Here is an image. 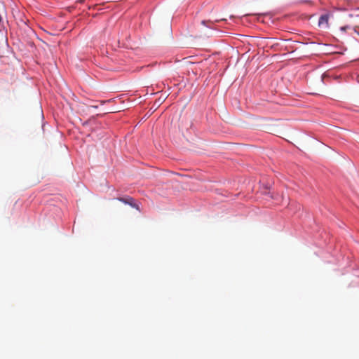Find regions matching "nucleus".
Instances as JSON below:
<instances>
[{"label":"nucleus","mask_w":359,"mask_h":359,"mask_svg":"<svg viewBox=\"0 0 359 359\" xmlns=\"http://www.w3.org/2000/svg\"><path fill=\"white\" fill-rule=\"evenodd\" d=\"M201 23L204 25H207L208 27L213 28V27H212L213 22L211 21L203 20V21H202Z\"/></svg>","instance_id":"nucleus-3"},{"label":"nucleus","mask_w":359,"mask_h":359,"mask_svg":"<svg viewBox=\"0 0 359 359\" xmlns=\"http://www.w3.org/2000/svg\"><path fill=\"white\" fill-rule=\"evenodd\" d=\"M118 200L124 203L129 204L133 207H135V205L133 203V198L131 197L118 198Z\"/></svg>","instance_id":"nucleus-2"},{"label":"nucleus","mask_w":359,"mask_h":359,"mask_svg":"<svg viewBox=\"0 0 359 359\" xmlns=\"http://www.w3.org/2000/svg\"><path fill=\"white\" fill-rule=\"evenodd\" d=\"M328 20H329V15L328 14H324L322 15L318 21V25L320 27H328Z\"/></svg>","instance_id":"nucleus-1"}]
</instances>
